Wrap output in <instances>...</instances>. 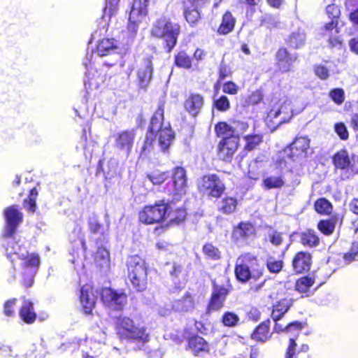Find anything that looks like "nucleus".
<instances>
[{"mask_svg":"<svg viewBox=\"0 0 358 358\" xmlns=\"http://www.w3.org/2000/svg\"><path fill=\"white\" fill-rule=\"evenodd\" d=\"M163 120L164 108L163 105H160L151 118L149 131L146 135L142 152H146L151 146L154 136L158 138V145L161 150L164 152L168 151L175 138V134L170 124L169 123L165 124Z\"/></svg>","mask_w":358,"mask_h":358,"instance_id":"obj_1","label":"nucleus"},{"mask_svg":"<svg viewBox=\"0 0 358 358\" xmlns=\"http://www.w3.org/2000/svg\"><path fill=\"white\" fill-rule=\"evenodd\" d=\"M117 335L121 341L131 345L134 350H141L149 341L150 334L147 329L142 325L136 324L129 317L120 316L116 320Z\"/></svg>","mask_w":358,"mask_h":358,"instance_id":"obj_2","label":"nucleus"},{"mask_svg":"<svg viewBox=\"0 0 358 358\" xmlns=\"http://www.w3.org/2000/svg\"><path fill=\"white\" fill-rule=\"evenodd\" d=\"M40 264L41 259L38 254L27 252L24 257H20L13 264L15 278L25 287H31Z\"/></svg>","mask_w":358,"mask_h":358,"instance_id":"obj_3","label":"nucleus"},{"mask_svg":"<svg viewBox=\"0 0 358 358\" xmlns=\"http://www.w3.org/2000/svg\"><path fill=\"white\" fill-rule=\"evenodd\" d=\"M264 266L259 264L257 257L245 253L236 260L235 275L238 281L246 282L250 279L258 280L263 275Z\"/></svg>","mask_w":358,"mask_h":358,"instance_id":"obj_4","label":"nucleus"},{"mask_svg":"<svg viewBox=\"0 0 358 358\" xmlns=\"http://www.w3.org/2000/svg\"><path fill=\"white\" fill-rule=\"evenodd\" d=\"M292 101L286 96L271 100V109L268 113L267 119L276 125H280L291 120L294 114H298L304 108L303 103L300 106H292Z\"/></svg>","mask_w":358,"mask_h":358,"instance_id":"obj_5","label":"nucleus"},{"mask_svg":"<svg viewBox=\"0 0 358 358\" xmlns=\"http://www.w3.org/2000/svg\"><path fill=\"white\" fill-rule=\"evenodd\" d=\"M180 25L166 16H161L152 24L151 35L164 40L168 51L171 52L177 43Z\"/></svg>","mask_w":358,"mask_h":358,"instance_id":"obj_6","label":"nucleus"},{"mask_svg":"<svg viewBox=\"0 0 358 358\" xmlns=\"http://www.w3.org/2000/svg\"><path fill=\"white\" fill-rule=\"evenodd\" d=\"M128 278L133 287L142 292L147 287V267L145 261L138 255L131 256L127 261Z\"/></svg>","mask_w":358,"mask_h":358,"instance_id":"obj_7","label":"nucleus"},{"mask_svg":"<svg viewBox=\"0 0 358 358\" xmlns=\"http://www.w3.org/2000/svg\"><path fill=\"white\" fill-rule=\"evenodd\" d=\"M327 14L331 19L330 22L327 23L322 29V35L326 38L329 48H341L342 40L338 34L337 27V19L340 16L341 11L338 6L334 3L329 4L326 8Z\"/></svg>","mask_w":358,"mask_h":358,"instance_id":"obj_8","label":"nucleus"},{"mask_svg":"<svg viewBox=\"0 0 358 358\" xmlns=\"http://www.w3.org/2000/svg\"><path fill=\"white\" fill-rule=\"evenodd\" d=\"M284 153L293 162H303L313 153L310 148V139L305 136L296 138L293 143L284 150Z\"/></svg>","mask_w":358,"mask_h":358,"instance_id":"obj_9","label":"nucleus"},{"mask_svg":"<svg viewBox=\"0 0 358 358\" xmlns=\"http://www.w3.org/2000/svg\"><path fill=\"white\" fill-rule=\"evenodd\" d=\"M170 208L171 205L164 202L145 206L139 213V220L147 224L158 223L166 217Z\"/></svg>","mask_w":358,"mask_h":358,"instance_id":"obj_10","label":"nucleus"},{"mask_svg":"<svg viewBox=\"0 0 358 358\" xmlns=\"http://www.w3.org/2000/svg\"><path fill=\"white\" fill-rule=\"evenodd\" d=\"M199 189L203 194L213 198H218L223 194L225 186L215 174L204 176L198 184Z\"/></svg>","mask_w":358,"mask_h":358,"instance_id":"obj_11","label":"nucleus"},{"mask_svg":"<svg viewBox=\"0 0 358 358\" xmlns=\"http://www.w3.org/2000/svg\"><path fill=\"white\" fill-rule=\"evenodd\" d=\"M103 303L112 310H122L127 303V295L122 290L104 288L101 292Z\"/></svg>","mask_w":358,"mask_h":358,"instance_id":"obj_12","label":"nucleus"},{"mask_svg":"<svg viewBox=\"0 0 358 358\" xmlns=\"http://www.w3.org/2000/svg\"><path fill=\"white\" fill-rule=\"evenodd\" d=\"M3 215L6 220L3 236H13L22 222L23 214L18 206L13 205L4 209Z\"/></svg>","mask_w":358,"mask_h":358,"instance_id":"obj_13","label":"nucleus"},{"mask_svg":"<svg viewBox=\"0 0 358 358\" xmlns=\"http://www.w3.org/2000/svg\"><path fill=\"white\" fill-rule=\"evenodd\" d=\"M6 245L5 252L8 259H10L12 264L20 259V257H24L28 252L27 248L20 243V241H16V238L13 236H5Z\"/></svg>","mask_w":358,"mask_h":358,"instance_id":"obj_14","label":"nucleus"},{"mask_svg":"<svg viewBox=\"0 0 358 358\" xmlns=\"http://www.w3.org/2000/svg\"><path fill=\"white\" fill-rule=\"evenodd\" d=\"M293 303L294 299L292 298L286 297L277 301L273 306L271 317L275 322L274 329L276 332H281L283 330V324L278 323V321L292 306Z\"/></svg>","mask_w":358,"mask_h":358,"instance_id":"obj_15","label":"nucleus"},{"mask_svg":"<svg viewBox=\"0 0 358 358\" xmlns=\"http://www.w3.org/2000/svg\"><path fill=\"white\" fill-rule=\"evenodd\" d=\"M113 138L115 148L128 157L134 145V132L133 131H122L115 134Z\"/></svg>","mask_w":358,"mask_h":358,"instance_id":"obj_16","label":"nucleus"},{"mask_svg":"<svg viewBox=\"0 0 358 358\" xmlns=\"http://www.w3.org/2000/svg\"><path fill=\"white\" fill-rule=\"evenodd\" d=\"M239 138L237 136L224 137L218 145V156L225 162H230L238 146Z\"/></svg>","mask_w":358,"mask_h":358,"instance_id":"obj_17","label":"nucleus"},{"mask_svg":"<svg viewBox=\"0 0 358 358\" xmlns=\"http://www.w3.org/2000/svg\"><path fill=\"white\" fill-rule=\"evenodd\" d=\"M152 58V57L144 58L138 66L137 82L141 89L148 87L152 79L153 71Z\"/></svg>","mask_w":358,"mask_h":358,"instance_id":"obj_18","label":"nucleus"},{"mask_svg":"<svg viewBox=\"0 0 358 358\" xmlns=\"http://www.w3.org/2000/svg\"><path fill=\"white\" fill-rule=\"evenodd\" d=\"M97 296L94 294L93 289L89 285H84L80 290V302L83 312L87 314H92L95 307Z\"/></svg>","mask_w":358,"mask_h":358,"instance_id":"obj_19","label":"nucleus"},{"mask_svg":"<svg viewBox=\"0 0 358 358\" xmlns=\"http://www.w3.org/2000/svg\"><path fill=\"white\" fill-rule=\"evenodd\" d=\"M173 194L176 196L185 194L187 189V178L185 170L182 167H176L173 172Z\"/></svg>","mask_w":358,"mask_h":358,"instance_id":"obj_20","label":"nucleus"},{"mask_svg":"<svg viewBox=\"0 0 358 358\" xmlns=\"http://www.w3.org/2000/svg\"><path fill=\"white\" fill-rule=\"evenodd\" d=\"M121 51L120 43L113 38H103L99 42L96 46V52L100 57L120 54Z\"/></svg>","mask_w":358,"mask_h":358,"instance_id":"obj_21","label":"nucleus"},{"mask_svg":"<svg viewBox=\"0 0 358 358\" xmlns=\"http://www.w3.org/2000/svg\"><path fill=\"white\" fill-rule=\"evenodd\" d=\"M311 265V255L308 252H299L293 259L292 266L296 273L308 271Z\"/></svg>","mask_w":358,"mask_h":358,"instance_id":"obj_22","label":"nucleus"},{"mask_svg":"<svg viewBox=\"0 0 358 358\" xmlns=\"http://www.w3.org/2000/svg\"><path fill=\"white\" fill-rule=\"evenodd\" d=\"M147 6L141 0H134L129 14V21L138 24L145 18L147 15Z\"/></svg>","mask_w":358,"mask_h":358,"instance_id":"obj_23","label":"nucleus"},{"mask_svg":"<svg viewBox=\"0 0 358 358\" xmlns=\"http://www.w3.org/2000/svg\"><path fill=\"white\" fill-rule=\"evenodd\" d=\"M255 229L253 225L249 222H241L234 228L232 236L236 241L246 239L255 234Z\"/></svg>","mask_w":358,"mask_h":358,"instance_id":"obj_24","label":"nucleus"},{"mask_svg":"<svg viewBox=\"0 0 358 358\" xmlns=\"http://www.w3.org/2000/svg\"><path fill=\"white\" fill-rule=\"evenodd\" d=\"M203 103V97L199 94H191L185 102V108L193 116L196 115Z\"/></svg>","mask_w":358,"mask_h":358,"instance_id":"obj_25","label":"nucleus"},{"mask_svg":"<svg viewBox=\"0 0 358 358\" xmlns=\"http://www.w3.org/2000/svg\"><path fill=\"white\" fill-rule=\"evenodd\" d=\"M277 64L279 69L283 72L288 71L295 58L289 55L287 49L280 48L276 54Z\"/></svg>","mask_w":358,"mask_h":358,"instance_id":"obj_26","label":"nucleus"},{"mask_svg":"<svg viewBox=\"0 0 358 358\" xmlns=\"http://www.w3.org/2000/svg\"><path fill=\"white\" fill-rule=\"evenodd\" d=\"M306 41V34L304 30L299 29L293 31L287 38L288 45L293 48L298 49L303 47Z\"/></svg>","mask_w":358,"mask_h":358,"instance_id":"obj_27","label":"nucleus"},{"mask_svg":"<svg viewBox=\"0 0 358 358\" xmlns=\"http://www.w3.org/2000/svg\"><path fill=\"white\" fill-rule=\"evenodd\" d=\"M194 303L193 298L187 294L182 299L176 301L173 304V308L179 313H187L194 309Z\"/></svg>","mask_w":358,"mask_h":358,"instance_id":"obj_28","label":"nucleus"},{"mask_svg":"<svg viewBox=\"0 0 358 358\" xmlns=\"http://www.w3.org/2000/svg\"><path fill=\"white\" fill-rule=\"evenodd\" d=\"M20 316L23 321L28 324L35 321L36 315L34 311L31 302L24 300L23 305L20 310Z\"/></svg>","mask_w":358,"mask_h":358,"instance_id":"obj_29","label":"nucleus"},{"mask_svg":"<svg viewBox=\"0 0 358 358\" xmlns=\"http://www.w3.org/2000/svg\"><path fill=\"white\" fill-rule=\"evenodd\" d=\"M236 20L231 13L227 12L224 14L222 19V22L217 29L220 34L225 35L234 29L235 26Z\"/></svg>","mask_w":358,"mask_h":358,"instance_id":"obj_30","label":"nucleus"},{"mask_svg":"<svg viewBox=\"0 0 358 358\" xmlns=\"http://www.w3.org/2000/svg\"><path fill=\"white\" fill-rule=\"evenodd\" d=\"M271 338L269 334V321L261 323L252 334V338L261 342H265Z\"/></svg>","mask_w":358,"mask_h":358,"instance_id":"obj_31","label":"nucleus"},{"mask_svg":"<svg viewBox=\"0 0 358 358\" xmlns=\"http://www.w3.org/2000/svg\"><path fill=\"white\" fill-rule=\"evenodd\" d=\"M189 6L185 4L184 14L186 20L190 24H194L200 19V13L198 10L199 5L192 3L191 0L189 1Z\"/></svg>","mask_w":358,"mask_h":358,"instance_id":"obj_32","label":"nucleus"},{"mask_svg":"<svg viewBox=\"0 0 358 358\" xmlns=\"http://www.w3.org/2000/svg\"><path fill=\"white\" fill-rule=\"evenodd\" d=\"M333 161L335 166L340 169H347L350 165L349 155L345 150H341L336 152L333 157Z\"/></svg>","mask_w":358,"mask_h":358,"instance_id":"obj_33","label":"nucleus"},{"mask_svg":"<svg viewBox=\"0 0 358 358\" xmlns=\"http://www.w3.org/2000/svg\"><path fill=\"white\" fill-rule=\"evenodd\" d=\"M300 242L306 247H315L318 245L320 239L314 231L308 230L300 234Z\"/></svg>","mask_w":358,"mask_h":358,"instance_id":"obj_34","label":"nucleus"},{"mask_svg":"<svg viewBox=\"0 0 358 358\" xmlns=\"http://www.w3.org/2000/svg\"><path fill=\"white\" fill-rule=\"evenodd\" d=\"M95 263L97 266L103 269L109 268L110 266V255L108 251L105 248H99L95 255Z\"/></svg>","mask_w":358,"mask_h":358,"instance_id":"obj_35","label":"nucleus"},{"mask_svg":"<svg viewBox=\"0 0 358 358\" xmlns=\"http://www.w3.org/2000/svg\"><path fill=\"white\" fill-rule=\"evenodd\" d=\"M189 347L195 354L208 350V343L200 336H194L189 339Z\"/></svg>","mask_w":358,"mask_h":358,"instance_id":"obj_36","label":"nucleus"},{"mask_svg":"<svg viewBox=\"0 0 358 358\" xmlns=\"http://www.w3.org/2000/svg\"><path fill=\"white\" fill-rule=\"evenodd\" d=\"M263 182L264 187L267 189L280 188L285 184L283 177L281 173L268 176L264 179Z\"/></svg>","mask_w":358,"mask_h":358,"instance_id":"obj_37","label":"nucleus"},{"mask_svg":"<svg viewBox=\"0 0 358 358\" xmlns=\"http://www.w3.org/2000/svg\"><path fill=\"white\" fill-rule=\"evenodd\" d=\"M230 289L231 285L227 280H225L224 283L221 285L214 282L212 294L220 296L222 299L226 300L227 296L228 295Z\"/></svg>","mask_w":358,"mask_h":358,"instance_id":"obj_38","label":"nucleus"},{"mask_svg":"<svg viewBox=\"0 0 358 358\" xmlns=\"http://www.w3.org/2000/svg\"><path fill=\"white\" fill-rule=\"evenodd\" d=\"M237 200L233 197H226L221 201L220 210L225 214L234 213L236 208Z\"/></svg>","mask_w":358,"mask_h":358,"instance_id":"obj_39","label":"nucleus"},{"mask_svg":"<svg viewBox=\"0 0 358 358\" xmlns=\"http://www.w3.org/2000/svg\"><path fill=\"white\" fill-rule=\"evenodd\" d=\"M283 262L277 259L274 257H268L266 261V265L268 271L272 273H278L283 267Z\"/></svg>","mask_w":358,"mask_h":358,"instance_id":"obj_40","label":"nucleus"},{"mask_svg":"<svg viewBox=\"0 0 358 358\" xmlns=\"http://www.w3.org/2000/svg\"><path fill=\"white\" fill-rule=\"evenodd\" d=\"M315 208L319 213L329 215L331 213L333 208L327 199L322 198L315 202Z\"/></svg>","mask_w":358,"mask_h":358,"instance_id":"obj_41","label":"nucleus"},{"mask_svg":"<svg viewBox=\"0 0 358 358\" xmlns=\"http://www.w3.org/2000/svg\"><path fill=\"white\" fill-rule=\"evenodd\" d=\"M314 280L310 277H303L296 282V289L301 293H306L313 285Z\"/></svg>","mask_w":358,"mask_h":358,"instance_id":"obj_42","label":"nucleus"},{"mask_svg":"<svg viewBox=\"0 0 358 358\" xmlns=\"http://www.w3.org/2000/svg\"><path fill=\"white\" fill-rule=\"evenodd\" d=\"M215 130L219 136H223V138L234 136L233 124L229 125L225 122H220L216 125Z\"/></svg>","mask_w":358,"mask_h":358,"instance_id":"obj_43","label":"nucleus"},{"mask_svg":"<svg viewBox=\"0 0 358 358\" xmlns=\"http://www.w3.org/2000/svg\"><path fill=\"white\" fill-rule=\"evenodd\" d=\"M176 64L184 69H189L192 66V62L189 57L184 52H180L176 56Z\"/></svg>","mask_w":358,"mask_h":358,"instance_id":"obj_44","label":"nucleus"},{"mask_svg":"<svg viewBox=\"0 0 358 358\" xmlns=\"http://www.w3.org/2000/svg\"><path fill=\"white\" fill-rule=\"evenodd\" d=\"M239 317L233 312H226L222 316V323L226 327H235L239 322Z\"/></svg>","mask_w":358,"mask_h":358,"instance_id":"obj_45","label":"nucleus"},{"mask_svg":"<svg viewBox=\"0 0 358 358\" xmlns=\"http://www.w3.org/2000/svg\"><path fill=\"white\" fill-rule=\"evenodd\" d=\"M84 345H90V350L93 351V355H90L89 352L85 351L84 348H82L83 351V358H96L98 357L97 350H94L96 346H99L101 345L99 343H93L92 340L85 339L84 341H80V346H83Z\"/></svg>","mask_w":358,"mask_h":358,"instance_id":"obj_46","label":"nucleus"},{"mask_svg":"<svg viewBox=\"0 0 358 358\" xmlns=\"http://www.w3.org/2000/svg\"><path fill=\"white\" fill-rule=\"evenodd\" d=\"M225 299L220 296L211 294V299L208 306V312L217 311L223 307Z\"/></svg>","mask_w":358,"mask_h":358,"instance_id":"obj_47","label":"nucleus"},{"mask_svg":"<svg viewBox=\"0 0 358 358\" xmlns=\"http://www.w3.org/2000/svg\"><path fill=\"white\" fill-rule=\"evenodd\" d=\"M246 144L245 148L248 150H252L257 145H258L262 141V137L260 135H250L245 137Z\"/></svg>","mask_w":358,"mask_h":358,"instance_id":"obj_48","label":"nucleus"},{"mask_svg":"<svg viewBox=\"0 0 358 358\" xmlns=\"http://www.w3.org/2000/svg\"><path fill=\"white\" fill-rule=\"evenodd\" d=\"M120 0H106V6L103 10V18H110L115 13Z\"/></svg>","mask_w":358,"mask_h":358,"instance_id":"obj_49","label":"nucleus"},{"mask_svg":"<svg viewBox=\"0 0 358 358\" xmlns=\"http://www.w3.org/2000/svg\"><path fill=\"white\" fill-rule=\"evenodd\" d=\"M170 205L171 208L168 211L167 217H170L171 220H174L178 223L184 220L186 216L185 211L183 209H176L173 210L172 204Z\"/></svg>","mask_w":358,"mask_h":358,"instance_id":"obj_50","label":"nucleus"},{"mask_svg":"<svg viewBox=\"0 0 358 358\" xmlns=\"http://www.w3.org/2000/svg\"><path fill=\"white\" fill-rule=\"evenodd\" d=\"M203 253L209 258L213 259H219L220 258V252L217 248L212 244H206L203 247Z\"/></svg>","mask_w":358,"mask_h":358,"instance_id":"obj_51","label":"nucleus"},{"mask_svg":"<svg viewBox=\"0 0 358 358\" xmlns=\"http://www.w3.org/2000/svg\"><path fill=\"white\" fill-rule=\"evenodd\" d=\"M318 229L325 235H330L333 233L335 225L330 220H322L318 223Z\"/></svg>","mask_w":358,"mask_h":358,"instance_id":"obj_52","label":"nucleus"},{"mask_svg":"<svg viewBox=\"0 0 358 358\" xmlns=\"http://www.w3.org/2000/svg\"><path fill=\"white\" fill-rule=\"evenodd\" d=\"M89 229L93 234H102V225L99 222L96 215H93L89 218L88 221Z\"/></svg>","mask_w":358,"mask_h":358,"instance_id":"obj_53","label":"nucleus"},{"mask_svg":"<svg viewBox=\"0 0 358 358\" xmlns=\"http://www.w3.org/2000/svg\"><path fill=\"white\" fill-rule=\"evenodd\" d=\"M302 328V323L295 321L286 325L283 324V330L282 331H285L287 333L293 332L294 336H297Z\"/></svg>","mask_w":358,"mask_h":358,"instance_id":"obj_54","label":"nucleus"},{"mask_svg":"<svg viewBox=\"0 0 358 358\" xmlns=\"http://www.w3.org/2000/svg\"><path fill=\"white\" fill-rule=\"evenodd\" d=\"M344 259L348 262L358 259V243L352 244L350 251L345 254Z\"/></svg>","mask_w":358,"mask_h":358,"instance_id":"obj_55","label":"nucleus"},{"mask_svg":"<svg viewBox=\"0 0 358 358\" xmlns=\"http://www.w3.org/2000/svg\"><path fill=\"white\" fill-rule=\"evenodd\" d=\"M234 134L239 138V135L245 132L248 128V124L243 122H233Z\"/></svg>","mask_w":358,"mask_h":358,"instance_id":"obj_56","label":"nucleus"},{"mask_svg":"<svg viewBox=\"0 0 358 358\" xmlns=\"http://www.w3.org/2000/svg\"><path fill=\"white\" fill-rule=\"evenodd\" d=\"M296 355V343L294 337L289 338V343L285 353V358H295Z\"/></svg>","mask_w":358,"mask_h":358,"instance_id":"obj_57","label":"nucleus"},{"mask_svg":"<svg viewBox=\"0 0 358 358\" xmlns=\"http://www.w3.org/2000/svg\"><path fill=\"white\" fill-rule=\"evenodd\" d=\"M215 107L220 110H226L229 108V101L227 96H221L214 101Z\"/></svg>","mask_w":358,"mask_h":358,"instance_id":"obj_58","label":"nucleus"},{"mask_svg":"<svg viewBox=\"0 0 358 358\" xmlns=\"http://www.w3.org/2000/svg\"><path fill=\"white\" fill-rule=\"evenodd\" d=\"M314 71L316 76L322 80L327 79L329 76V69L323 65L315 66Z\"/></svg>","mask_w":358,"mask_h":358,"instance_id":"obj_59","label":"nucleus"},{"mask_svg":"<svg viewBox=\"0 0 358 358\" xmlns=\"http://www.w3.org/2000/svg\"><path fill=\"white\" fill-rule=\"evenodd\" d=\"M148 178L153 185H160L166 180V176L164 173H154L148 176Z\"/></svg>","mask_w":358,"mask_h":358,"instance_id":"obj_60","label":"nucleus"},{"mask_svg":"<svg viewBox=\"0 0 358 358\" xmlns=\"http://www.w3.org/2000/svg\"><path fill=\"white\" fill-rule=\"evenodd\" d=\"M268 237L271 243L275 246H278L282 243V238L280 232L271 231L268 234Z\"/></svg>","mask_w":358,"mask_h":358,"instance_id":"obj_61","label":"nucleus"},{"mask_svg":"<svg viewBox=\"0 0 358 358\" xmlns=\"http://www.w3.org/2000/svg\"><path fill=\"white\" fill-rule=\"evenodd\" d=\"M335 131L336 134L343 140H346L348 138V132L346 127L343 123H337L335 124Z\"/></svg>","mask_w":358,"mask_h":358,"instance_id":"obj_62","label":"nucleus"},{"mask_svg":"<svg viewBox=\"0 0 358 358\" xmlns=\"http://www.w3.org/2000/svg\"><path fill=\"white\" fill-rule=\"evenodd\" d=\"M329 96L337 104H341L344 101V91H330Z\"/></svg>","mask_w":358,"mask_h":358,"instance_id":"obj_63","label":"nucleus"},{"mask_svg":"<svg viewBox=\"0 0 358 358\" xmlns=\"http://www.w3.org/2000/svg\"><path fill=\"white\" fill-rule=\"evenodd\" d=\"M345 6L350 13L357 12L358 10V0H345Z\"/></svg>","mask_w":358,"mask_h":358,"instance_id":"obj_64","label":"nucleus"}]
</instances>
